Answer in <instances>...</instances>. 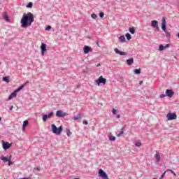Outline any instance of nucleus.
Masks as SVG:
<instances>
[{
	"instance_id": "f257e3e1",
	"label": "nucleus",
	"mask_w": 179,
	"mask_h": 179,
	"mask_svg": "<svg viewBox=\"0 0 179 179\" xmlns=\"http://www.w3.org/2000/svg\"><path fill=\"white\" fill-rule=\"evenodd\" d=\"M34 22V15L31 13H24L21 19V27L24 29L31 26V23Z\"/></svg>"
},
{
	"instance_id": "f03ea898",
	"label": "nucleus",
	"mask_w": 179,
	"mask_h": 179,
	"mask_svg": "<svg viewBox=\"0 0 179 179\" xmlns=\"http://www.w3.org/2000/svg\"><path fill=\"white\" fill-rule=\"evenodd\" d=\"M52 132L55 134L56 135H61V132H62V126H60L59 128L54 124L51 125Z\"/></svg>"
},
{
	"instance_id": "7ed1b4c3",
	"label": "nucleus",
	"mask_w": 179,
	"mask_h": 179,
	"mask_svg": "<svg viewBox=\"0 0 179 179\" xmlns=\"http://www.w3.org/2000/svg\"><path fill=\"white\" fill-rule=\"evenodd\" d=\"M96 85L100 86V85H106L107 83V79L103 78V76H101L97 80H95Z\"/></svg>"
},
{
	"instance_id": "20e7f679",
	"label": "nucleus",
	"mask_w": 179,
	"mask_h": 179,
	"mask_svg": "<svg viewBox=\"0 0 179 179\" xmlns=\"http://www.w3.org/2000/svg\"><path fill=\"white\" fill-rule=\"evenodd\" d=\"M98 174L99 177H101L103 179H108V176L103 169H99Z\"/></svg>"
},
{
	"instance_id": "39448f33",
	"label": "nucleus",
	"mask_w": 179,
	"mask_h": 179,
	"mask_svg": "<svg viewBox=\"0 0 179 179\" xmlns=\"http://www.w3.org/2000/svg\"><path fill=\"white\" fill-rule=\"evenodd\" d=\"M169 121H173V120H177V114L169 113L166 115Z\"/></svg>"
},
{
	"instance_id": "423d86ee",
	"label": "nucleus",
	"mask_w": 179,
	"mask_h": 179,
	"mask_svg": "<svg viewBox=\"0 0 179 179\" xmlns=\"http://www.w3.org/2000/svg\"><path fill=\"white\" fill-rule=\"evenodd\" d=\"M56 117L59 118H64V117H66V113L63 112L62 110H59L56 112Z\"/></svg>"
},
{
	"instance_id": "0eeeda50",
	"label": "nucleus",
	"mask_w": 179,
	"mask_h": 179,
	"mask_svg": "<svg viewBox=\"0 0 179 179\" xmlns=\"http://www.w3.org/2000/svg\"><path fill=\"white\" fill-rule=\"evenodd\" d=\"M54 115V112H50L49 114L43 115L42 120L44 122L47 121L48 118H51Z\"/></svg>"
},
{
	"instance_id": "6e6552de",
	"label": "nucleus",
	"mask_w": 179,
	"mask_h": 179,
	"mask_svg": "<svg viewBox=\"0 0 179 179\" xmlns=\"http://www.w3.org/2000/svg\"><path fill=\"white\" fill-rule=\"evenodd\" d=\"M84 54H89V52H92L93 51V49L90 46L85 45L83 48Z\"/></svg>"
},
{
	"instance_id": "1a4fd4ad",
	"label": "nucleus",
	"mask_w": 179,
	"mask_h": 179,
	"mask_svg": "<svg viewBox=\"0 0 179 179\" xmlns=\"http://www.w3.org/2000/svg\"><path fill=\"white\" fill-rule=\"evenodd\" d=\"M41 55H44L45 51H47V45L44 43H41Z\"/></svg>"
},
{
	"instance_id": "9d476101",
	"label": "nucleus",
	"mask_w": 179,
	"mask_h": 179,
	"mask_svg": "<svg viewBox=\"0 0 179 179\" xmlns=\"http://www.w3.org/2000/svg\"><path fill=\"white\" fill-rule=\"evenodd\" d=\"M2 146L4 150H8V149H9L12 145L8 142L3 141Z\"/></svg>"
},
{
	"instance_id": "9b49d317",
	"label": "nucleus",
	"mask_w": 179,
	"mask_h": 179,
	"mask_svg": "<svg viewBox=\"0 0 179 179\" xmlns=\"http://www.w3.org/2000/svg\"><path fill=\"white\" fill-rule=\"evenodd\" d=\"M166 24H167V22H166V18L163 17L162 22V29L163 31H166V30H167Z\"/></svg>"
},
{
	"instance_id": "f8f14e48",
	"label": "nucleus",
	"mask_w": 179,
	"mask_h": 179,
	"mask_svg": "<svg viewBox=\"0 0 179 179\" xmlns=\"http://www.w3.org/2000/svg\"><path fill=\"white\" fill-rule=\"evenodd\" d=\"M166 96H167V97H173V96H174V91L172 90H166Z\"/></svg>"
},
{
	"instance_id": "ddd939ff",
	"label": "nucleus",
	"mask_w": 179,
	"mask_h": 179,
	"mask_svg": "<svg viewBox=\"0 0 179 179\" xmlns=\"http://www.w3.org/2000/svg\"><path fill=\"white\" fill-rule=\"evenodd\" d=\"M114 51L116 54H119V55H127V53L125 52H121L118 48H115Z\"/></svg>"
},
{
	"instance_id": "4468645a",
	"label": "nucleus",
	"mask_w": 179,
	"mask_h": 179,
	"mask_svg": "<svg viewBox=\"0 0 179 179\" xmlns=\"http://www.w3.org/2000/svg\"><path fill=\"white\" fill-rule=\"evenodd\" d=\"M16 96H17V92L14 91L10 94V96L8 98V100H12V99H13V97H16Z\"/></svg>"
},
{
	"instance_id": "2eb2a0df",
	"label": "nucleus",
	"mask_w": 179,
	"mask_h": 179,
	"mask_svg": "<svg viewBox=\"0 0 179 179\" xmlns=\"http://www.w3.org/2000/svg\"><path fill=\"white\" fill-rule=\"evenodd\" d=\"M151 26L152 27H153L154 29L155 27H157V26H159V22H157V20H152L151 22Z\"/></svg>"
},
{
	"instance_id": "dca6fc26",
	"label": "nucleus",
	"mask_w": 179,
	"mask_h": 179,
	"mask_svg": "<svg viewBox=\"0 0 179 179\" xmlns=\"http://www.w3.org/2000/svg\"><path fill=\"white\" fill-rule=\"evenodd\" d=\"M12 157V156H10L9 158L3 156V155H1V157H0L1 160H2L3 162H9V160H10V158Z\"/></svg>"
},
{
	"instance_id": "f3484780",
	"label": "nucleus",
	"mask_w": 179,
	"mask_h": 179,
	"mask_svg": "<svg viewBox=\"0 0 179 179\" xmlns=\"http://www.w3.org/2000/svg\"><path fill=\"white\" fill-rule=\"evenodd\" d=\"M27 83H25L23 85H22L21 86H20L18 88H17L15 92L18 93V92H20V90H22V89H23V87H24V86H26V85H27Z\"/></svg>"
},
{
	"instance_id": "a211bd4d",
	"label": "nucleus",
	"mask_w": 179,
	"mask_h": 179,
	"mask_svg": "<svg viewBox=\"0 0 179 179\" xmlns=\"http://www.w3.org/2000/svg\"><path fill=\"white\" fill-rule=\"evenodd\" d=\"M27 83H25L23 85H22L21 86H20L18 88H17L15 92L18 93V92H20V90H22V89H23V87H24V86H26V85H27Z\"/></svg>"
},
{
	"instance_id": "6ab92c4d",
	"label": "nucleus",
	"mask_w": 179,
	"mask_h": 179,
	"mask_svg": "<svg viewBox=\"0 0 179 179\" xmlns=\"http://www.w3.org/2000/svg\"><path fill=\"white\" fill-rule=\"evenodd\" d=\"M3 18L4 19V20H6V22H9L10 20L9 16L8 15V13L6 12L3 13Z\"/></svg>"
},
{
	"instance_id": "aec40b11",
	"label": "nucleus",
	"mask_w": 179,
	"mask_h": 179,
	"mask_svg": "<svg viewBox=\"0 0 179 179\" xmlns=\"http://www.w3.org/2000/svg\"><path fill=\"white\" fill-rule=\"evenodd\" d=\"M108 138H109V141H110L111 142L115 141V139H116L115 136H113L111 133L109 134Z\"/></svg>"
},
{
	"instance_id": "412c9836",
	"label": "nucleus",
	"mask_w": 179,
	"mask_h": 179,
	"mask_svg": "<svg viewBox=\"0 0 179 179\" xmlns=\"http://www.w3.org/2000/svg\"><path fill=\"white\" fill-rule=\"evenodd\" d=\"M155 157L157 163L160 162V154H159V152H156Z\"/></svg>"
},
{
	"instance_id": "4be33fe9",
	"label": "nucleus",
	"mask_w": 179,
	"mask_h": 179,
	"mask_svg": "<svg viewBox=\"0 0 179 179\" xmlns=\"http://www.w3.org/2000/svg\"><path fill=\"white\" fill-rule=\"evenodd\" d=\"M81 118H82V115L79 113L76 116L72 117L71 120H74V121H76V120H80Z\"/></svg>"
},
{
	"instance_id": "5701e85b",
	"label": "nucleus",
	"mask_w": 179,
	"mask_h": 179,
	"mask_svg": "<svg viewBox=\"0 0 179 179\" xmlns=\"http://www.w3.org/2000/svg\"><path fill=\"white\" fill-rule=\"evenodd\" d=\"M133 63H134V59H133V57H131V58H130V59H127V65L131 66V65H132Z\"/></svg>"
},
{
	"instance_id": "b1692460",
	"label": "nucleus",
	"mask_w": 179,
	"mask_h": 179,
	"mask_svg": "<svg viewBox=\"0 0 179 179\" xmlns=\"http://www.w3.org/2000/svg\"><path fill=\"white\" fill-rule=\"evenodd\" d=\"M119 40H120V43H125V41H127L124 36H120L119 38Z\"/></svg>"
},
{
	"instance_id": "393cba45",
	"label": "nucleus",
	"mask_w": 179,
	"mask_h": 179,
	"mask_svg": "<svg viewBox=\"0 0 179 179\" xmlns=\"http://www.w3.org/2000/svg\"><path fill=\"white\" fill-rule=\"evenodd\" d=\"M29 125V121L28 120H24L22 124V129H24L26 127Z\"/></svg>"
},
{
	"instance_id": "a878e982",
	"label": "nucleus",
	"mask_w": 179,
	"mask_h": 179,
	"mask_svg": "<svg viewBox=\"0 0 179 179\" xmlns=\"http://www.w3.org/2000/svg\"><path fill=\"white\" fill-rule=\"evenodd\" d=\"M129 31L131 34H135V27H129Z\"/></svg>"
},
{
	"instance_id": "bb28decb",
	"label": "nucleus",
	"mask_w": 179,
	"mask_h": 179,
	"mask_svg": "<svg viewBox=\"0 0 179 179\" xmlns=\"http://www.w3.org/2000/svg\"><path fill=\"white\" fill-rule=\"evenodd\" d=\"M125 36H126L127 40H128L129 41V40H131V38H132V36H131V34H129V33H127Z\"/></svg>"
},
{
	"instance_id": "cd10ccee",
	"label": "nucleus",
	"mask_w": 179,
	"mask_h": 179,
	"mask_svg": "<svg viewBox=\"0 0 179 179\" xmlns=\"http://www.w3.org/2000/svg\"><path fill=\"white\" fill-rule=\"evenodd\" d=\"M3 81L6 82V83H9V77L8 76L3 77Z\"/></svg>"
},
{
	"instance_id": "c85d7f7f",
	"label": "nucleus",
	"mask_w": 179,
	"mask_h": 179,
	"mask_svg": "<svg viewBox=\"0 0 179 179\" xmlns=\"http://www.w3.org/2000/svg\"><path fill=\"white\" fill-rule=\"evenodd\" d=\"M134 73H135L136 75H140V73H141V69H136L134 70Z\"/></svg>"
},
{
	"instance_id": "c756f323",
	"label": "nucleus",
	"mask_w": 179,
	"mask_h": 179,
	"mask_svg": "<svg viewBox=\"0 0 179 179\" xmlns=\"http://www.w3.org/2000/svg\"><path fill=\"white\" fill-rule=\"evenodd\" d=\"M66 135L67 136H71V135H72V132H71V130H69V129H66Z\"/></svg>"
},
{
	"instance_id": "7c9ffc66",
	"label": "nucleus",
	"mask_w": 179,
	"mask_h": 179,
	"mask_svg": "<svg viewBox=\"0 0 179 179\" xmlns=\"http://www.w3.org/2000/svg\"><path fill=\"white\" fill-rule=\"evenodd\" d=\"M166 171H170L174 176V177H177V174H176L172 169H167Z\"/></svg>"
},
{
	"instance_id": "2f4dec72",
	"label": "nucleus",
	"mask_w": 179,
	"mask_h": 179,
	"mask_svg": "<svg viewBox=\"0 0 179 179\" xmlns=\"http://www.w3.org/2000/svg\"><path fill=\"white\" fill-rule=\"evenodd\" d=\"M164 50V45H159V51H163Z\"/></svg>"
},
{
	"instance_id": "473e14b6",
	"label": "nucleus",
	"mask_w": 179,
	"mask_h": 179,
	"mask_svg": "<svg viewBox=\"0 0 179 179\" xmlns=\"http://www.w3.org/2000/svg\"><path fill=\"white\" fill-rule=\"evenodd\" d=\"M27 8H33V3L29 2V3L27 5Z\"/></svg>"
},
{
	"instance_id": "72a5a7b5",
	"label": "nucleus",
	"mask_w": 179,
	"mask_h": 179,
	"mask_svg": "<svg viewBox=\"0 0 179 179\" xmlns=\"http://www.w3.org/2000/svg\"><path fill=\"white\" fill-rule=\"evenodd\" d=\"M164 31L166 34V37H170V32H169V31H167V29Z\"/></svg>"
},
{
	"instance_id": "f704fd0d",
	"label": "nucleus",
	"mask_w": 179,
	"mask_h": 179,
	"mask_svg": "<svg viewBox=\"0 0 179 179\" xmlns=\"http://www.w3.org/2000/svg\"><path fill=\"white\" fill-rule=\"evenodd\" d=\"M91 17H92V19H97V15H96L95 13L92 14Z\"/></svg>"
},
{
	"instance_id": "c9c22d12",
	"label": "nucleus",
	"mask_w": 179,
	"mask_h": 179,
	"mask_svg": "<svg viewBox=\"0 0 179 179\" xmlns=\"http://www.w3.org/2000/svg\"><path fill=\"white\" fill-rule=\"evenodd\" d=\"M124 129H125V127H123L122 129H121V131H120V135H122L124 134Z\"/></svg>"
},
{
	"instance_id": "e433bc0d",
	"label": "nucleus",
	"mask_w": 179,
	"mask_h": 179,
	"mask_svg": "<svg viewBox=\"0 0 179 179\" xmlns=\"http://www.w3.org/2000/svg\"><path fill=\"white\" fill-rule=\"evenodd\" d=\"M99 17H101V19H103V17H104V13H103V12L100 13Z\"/></svg>"
},
{
	"instance_id": "4c0bfd02",
	"label": "nucleus",
	"mask_w": 179,
	"mask_h": 179,
	"mask_svg": "<svg viewBox=\"0 0 179 179\" xmlns=\"http://www.w3.org/2000/svg\"><path fill=\"white\" fill-rule=\"evenodd\" d=\"M45 30H46V31H48V30H51V26L48 25Z\"/></svg>"
},
{
	"instance_id": "58836bf2",
	"label": "nucleus",
	"mask_w": 179,
	"mask_h": 179,
	"mask_svg": "<svg viewBox=\"0 0 179 179\" xmlns=\"http://www.w3.org/2000/svg\"><path fill=\"white\" fill-rule=\"evenodd\" d=\"M166 96H167V95H166V94H160L159 97H160L161 99H163V98L166 97Z\"/></svg>"
},
{
	"instance_id": "ea45409f",
	"label": "nucleus",
	"mask_w": 179,
	"mask_h": 179,
	"mask_svg": "<svg viewBox=\"0 0 179 179\" xmlns=\"http://www.w3.org/2000/svg\"><path fill=\"white\" fill-rule=\"evenodd\" d=\"M169 47H170V43H168L165 46H164V50H166V48H169Z\"/></svg>"
},
{
	"instance_id": "a19ab883",
	"label": "nucleus",
	"mask_w": 179,
	"mask_h": 179,
	"mask_svg": "<svg viewBox=\"0 0 179 179\" xmlns=\"http://www.w3.org/2000/svg\"><path fill=\"white\" fill-rule=\"evenodd\" d=\"M112 113H113V114H114V115L117 114V110L113 109V110H112Z\"/></svg>"
},
{
	"instance_id": "79ce46f5",
	"label": "nucleus",
	"mask_w": 179,
	"mask_h": 179,
	"mask_svg": "<svg viewBox=\"0 0 179 179\" xmlns=\"http://www.w3.org/2000/svg\"><path fill=\"white\" fill-rule=\"evenodd\" d=\"M83 124H84V125H87L89 122H87V120H85L83 121Z\"/></svg>"
},
{
	"instance_id": "37998d69",
	"label": "nucleus",
	"mask_w": 179,
	"mask_h": 179,
	"mask_svg": "<svg viewBox=\"0 0 179 179\" xmlns=\"http://www.w3.org/2000/svg\"><path fill=\"white\" fill-rule=\"evenodd\" d=\"M141 145V144L139 142L136 143V146H137V148H140Z\"/></svg>"
},
{
	"instance_id": "c03bdc74",
	"label": "nucleus",
	"mask_w": 179,
	"mask_h": 179,
	"mask_svg": "<svg viewBox=\"0 0 179 179\" xmlns=\"http://www.w3.org/2000/svg\"><path fill=\"white\" fill-rule=\"evenodd\" d=\"M12 164H13V162H12V161H10V159L8 161V166H12Z\"/></svg>"
},
{
	"instance_id": "a18cd8bd",
	"label": "nucleus",
	"mask_w": 179,
	"mask_h": 179,
	"mask_svg": "<svg viewBox=\"0 0 179 179\" xmlns=\"http://www.w3.org/2000/svg\"><path fill=\"white\" fill-rule=\"evenodd\" d=\"M154 29H156L157 30H160V29L159 28V25H157V27H155Z\"/></svg>"
},
{
	"instance_id": "49530a36",
	"label": "nucleus",
	"mask_w": 179,
	"mask_h": 179,
	"mask_svg": "<svg viewBox=\"0 0 179 179\" xmlns=\"http://www.w3.org/2000/svg\"><path fill=\"white\" fill-rule=\"evenodd\" d=\"M34 170H38V171H39L40 167H35V168H34Z\"/></svg>"
},
{
	"instance_id": "de8ad7c7",
	"label": "nucleus",
	"mask_w": 179,
	"mask_h": 179,
	"mask_svg": "<svg viewBox=\"0 0 179 179\" xmlns=\"http://www.w3.org/2000/svg\"><path fill=\"white\" fill-rule=\"evenodd\" d=\"M166 173H167V171H166L165 172H164L162 176H163V177H164V176H166Z\"/></svg>"
},
{
	"instance_id": "09e8293b",
	"label": "nucleus",
	"mask_w": 179,
	"mask_h": 179,
	"mask_svg": "<svg viewBox=\"0 0 179 179\" xmlns=\"http://www.w3.org/2000/svg\"><path fill=\"white\" fill-rule=\"evenodd\" d=\"M116 117L118 119V118H121V115H117Z\"/></svg>"
},
{
	"instance_id": "8fccbe9b",
	"label": "nucleus",
	"mask_w": 179,
	"mask_h": 179,
	"mask_svg": "<svg viewBox=\"0 0 179 179\" xmlns=\"http://www.w3.org/2000/svg\"><path fill=\"white\" fill-rule=\"evenodd\" d=\"M96 45H98V47H100V45H99V41H96Z\"/></svg>"
},
{
	"instance_id": "3c124183",
	"label": "nucleus",
	"mask_w": 179,
	"mask_h": 179,
	"mask_svg": "<svg viewBox=\"0 0 179 179\" xmlns=\"http://www.w3.org/2000/svg\"><path fill=\"white\" fill-rule=\"evenodd\" d=\"M164 178V176H163L162 175L161 176V177L159 178V179H163Z\"/></svg>"
},
{
	"instance_id": "603ef678",
	"label": "nucleus",
	"mask_w": 179,
	"mask_h": 179,
	"mask_svg": "<svg viewBox=\"0 0 179 179\" xmlns=\"http://www.w3.org/2000/svg\"><path fill=\"white\" fill-rule=\"evenodd\" d=\"M20 179H30V178H22Z\"/></svg>"
},
{
	"instance_id": "864d4df0",
	"label": "nucleus",
	"mask_w": 179,
	"mask_h": 179,
	"mask_svg": "<svg viewBox=\"0 0 179 179\" xmlns=\"http://www.w3.org/2000/svg\"><path fill=\"white\" fill-rule=\"evenodd\" d=\"M122 134L120 133L117 134V136L120 137Z\"/></svg>"
},
{
	"instance_id": "5fc2aeb1",
	"label": "nucleus",
	"mask_w": 179,
	"mask_h": 179,
	"mask_svg": "<svg viewBox=\"0 0 179 179\" xmlns=\"http://www.w3.org/2000/svg\"><path fill=\"white\" fill-rule=\"evenodd\" d=\"M142 83H143V81L140 82V85H142Z\"/></svg>"
},
{
	"instance_id": "6e6d98bb",
	"label": "nucleus",
	"mask_w": 179,
	"mask_h": 179,
	"mask_svg": "<svg viewBox=\"0 0 179 179\" xmlns=\"http://www.w3.org/2000/svg\"><path fill=\"white\" fill-rule=\"evenodd\" d=\"M13 108V106H11L10 108V110H12Z\"/></svg>"
},
{
	"instance_id": "4d7b16f0",
	"label": "nucleus",
	"mask_w": 179,
	"mask_h": 179,
	"mask_svg": "<svg viewBox=\"0 0 179 179\" xmlns=\"http://www.w3.org/2000/svg\"><path fill=\"white\" fill-rule=\"evenodd\" d=\"M100 65H101L100 64H98L96 65V66H100Z\"/></svg>"
},
{
	"instance_id": "13d9d810",
	"label": "nucleus",
	"mask_w": 179,
	"mask_h": 179,
	"mask_svg": "<svg viewBox=\"0 0 179 179\" xmlns=\"http://www.w3.org/2000/svg\"><path fill=\"white\" fill-rule=\"evenodd\" d=\"M177 37H178V38H179V33L178 34Z\"/></svg>"
},
{
	"instance_id": "bf43d9fd",
	"label": "nucleus",
	"mask_w": 179,
	"mask_h": 179,
	"mask_svg": "<svg viewBox=\"0 0 179 179\" xmlns=\"http://www.w3.org/2000/svg\"><path fill=\"white\" fill-rule=\"evenodd\" d=\"M1 117H0V121H1Z\"/></svg>"
},
{
	"instance_id": "052dcab7",
	"label": "nucleus",
	"mask_w": 179,
	"mask_h": 179,
	"mask_svg": "<svg viewBox=\"0 0 179 179\" xmlns=\"http://www.w3.org/2000/svg\"><path fill=\"white\" fill-rule=\"evenodd\" d=\"M153 179H156V178H153Z\"/></svg>"
}]
</instances>
